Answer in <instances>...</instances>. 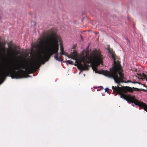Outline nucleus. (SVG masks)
<instances>
[{
  "label": "nucleus",
  "instance_id": "obj_15",
  "mask_svg": "<svg viewBox=\"0 0 147 147\" xmlns=\"http://www.w3.org/2000/svg\"><path fill=\"white\" fill-rule=\"evenodd\" d=\"M1 16H0V19H1Z\"/></svg>",
  "mask_w": 147,
  "mask_h": 147
},
{
  "label": "nucleus",
  "instance_id": "obj_6",
  "mask_svg": "<svg viewBox=\"0 0 147 147\" xmlns=\"http://www.w3.org/2000/svg\"><path fill=\"white\" fill-rule=\"evenodd\" d=\"M147 73V72L146 73ZM136 77L138 78L141 80L145 79L147 81V75L145 74L144 73H140L139 74H137Z\"/></svg>",
  "mask_w": 147,
  "mask_h": 147
},
{
  "label": "nucleus",
  "instance_id": "obj_14",
  "mask_svg": "<svg viewBox=\"0 0 147 147\" xmlns=\"http://www.w3.org/2000/svg\"><path fill=\"white\" fill-rule=\"evenodd\" d=\"M18 54V53H17L16 55H17V54Z\"/></svg>",
  "mask_w": 147,
  "mask_h": 147
},
{
  "label": "nucleus",
  "instance_id": "obj_12",
  "mask_svg": "<svg viewBox=\"0 0 147 147\" xmlns=\"http://www.w3.org/2000/svg\"><path fill=\"white\" fill-rule=\"evenodd\" d=\"M8 47H9L10 48V49H11V50L12 51H13V50L12 49H11V46H10L9 45H8Z\"/></svg>",
  "mask_w": 147,
  "mask_h": 147
},
{
  "label": "nucleus",
  "instance_id": "obj_2",
  "mask_svg": "<svg viewBox=\"0 0 147 147\" xmlns=\"http://www.w3.org/2000/svg\"><path fill=\"white\" fill-rule=\"evenodd\" d=\"M112 88L113 90V93H114L115 95L116 96L117 94L120 95V98L126 100L127 102L134 103L135 105L143 108L145 111L147 112V105L145 103L136 99L134 97L131 96V95H127L125 94V93H127V92H132L134 90L135 91H140L144 90L143 89L141 90L134 87L132 88L127 86L120 87L118 86L114 87L113 86L112 87Z\"/></svg>",
  "mask_w": 147,
  "mask_h": 147
},
{
  "label": "nucleus",
  "instance_id": "obj_3",
  "mask_svg": "<svg viewBox=\"0 0 147 147\" xmlns=\"http://www.w3.org/2000/svg\"><path fill=\"white\" fill-rule=\"evenodd\" d=\"M122 71V67H113L109 69V71L103 70L102 72L105 76L109 78H113L115 82L118 84L117 86H118L120 85V82H123V79H124Z\"/></svg>",
  "mask_w": 147,
  "mask_h": 147
},
{
  "label": "nucleus",
  "instance_id": "obj_8",
  "mask_svg": "<svg viewBox=\"0 0 147 147\" xmlns=\"http://www.w3.org/2000/svg\"><path fill=\"white\" fill-rule=\"evenodd\" d=\"M6 49L5 47L4 44H2L0 42V52H4L5 51Z\"/></svg>",
  "mask_w": 147,
  "mask_h": 147
},
{
  "label": "nucleus",
  "instance_id": "obj_5",
  "mask_svg": "<svg viewBox=\"0 0 147 147\" xmlns=\"http://www.w3.org/2000/svg\"><path fill=\"white\" fill-rule=\"evenodd\" d=\"M45 37L44 36H42L40 39V42H39L38 44H35L34 46L37 48L38 51L39 52L40 49H42L44 47L45 45Z\"/></svg>",
  "mask_w": 147,
  "mask_h": 147
},
{
  "label": "nucleus",
  "instance_id": "obj_13",
  "mask_svg": "<svg viewBox=\"0 0 147 147\" xmlns=\"http://www.w3.org/2000/svg\"><path fill=\"white\" fill-rule=\"evenodd\" d=\"M100 88L101 89H103V87L102 86H100Z\"/></svg>",
  "mask_w": 147,
  "mask_h": 147
},
{
  "label": "nucleus",
  "instance_id": "obj_7",
  "mask_svg": "<svg viewBox=\"0 0 147 147\" xmlns=\"http://www.w3.org/2000/svg\"><path fill=\"white\" fill-rule=\"evenodd\" d=\"M65 55L68 57L69 58H71L73 59H76V58L75 56V54L74 53H72L71 55H68L67 53H65V55Z\"/></svg>",
  "mask_w": 147,
  "mask_h": 147
},
{
  "label": "nucleus",
  "instance_id": "obj_9",
  "mask_svg": "<svg viewBox=\"0 0 147 147\" xmlns=\"http://www.w3.org/2000/svg\"><path fill=\"white\" fill-rule=\"evenodd\" d=\"M65 62L67 63H68L69 64L72 65L73 64V62L71 61H70L69 60H68L65 61Z\"/></svg>",
  "mask_w": 147,
  "mask_h": 147
},
{
  "label": "nucleus",
  "instance_id": "obj_1",
  "mask_svg": "<svg viewBox=\"0 0 147 147\" xmlns=\"http://www.w3.org/2000/svg\"><path fill=\"white\" fill-rule=\"evenodd\" d=\"M86 55H83L81 58L78 61H76L77 63V68L81 70H88L90 65L88 63L94 62L98 65L102 63L103 57L101 54L100 50H95L93 51L92 54L91 53L89 56L88 50L86 52Z\"/></svg>",
  "mask_w": 147,
  "mask_h": 147
},
{
  "label": "nucleus",
  "instance_id": "obj_4",
  "mask_svg": "<svg viewBox=\"0 0 147 147\" xmlns=\"http://www.w3.org/2000/svg\"><path fill=\"white\" fill-rule=\"evenodd\" d=\"M108 51H109V53L111 54L112 58H113V62L114 64L113 65L112 68L114 67V68H116L122 67L120 65V61H119L118 59L116 60L115 57H116V55H115V52H114L113 51V49L109 48L108 49Z\"/></svg>",
  "mask_w": 147,
  "mask_h": 147
},
{
  "label": "nucleus",
  "instance_id": "obj_11",
  "mask_svg": "<svg viewBox=\"0 0 147 147\" xmlns=\"http://www.w3.org/2000/svg\"><path fill=\"white\" fill-rule=\"evenodd\" d=\"M92 68L94 70H97V68L96 67H92Z\"/></svg>",
  "mask_w": 147,
  "mask_h": 147
},
{
  "label": "nucleus",
  "instance_id": "obj_10",
  "mask_svg": "<svg viewBox=\"0 0 147 147\" xmlns=\"http://www.w3.org/2000/svg\"><path fill=\"white\" fill-rule=\"evenodd\" d=\"M109 89L107 88H105V91L106 92H108V91H109Z\"/></svg>",
  "mask_w": 147,
  "mask_h": 147
}]
</instances>
